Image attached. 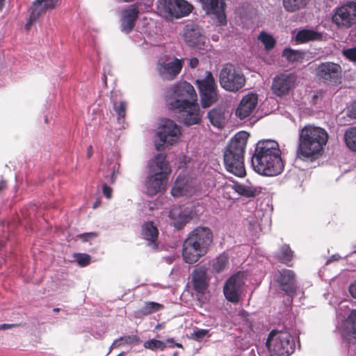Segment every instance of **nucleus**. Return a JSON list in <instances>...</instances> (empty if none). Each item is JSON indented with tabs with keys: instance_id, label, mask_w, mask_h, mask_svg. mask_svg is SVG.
I'll return each mask as SVG.
<instances>
[{
	"instance_id": "c03bdc74",
	"label": "nucleus",
	"mask_w": 356,
	"mask_h": 356,
	"mask_svg": "<svg viewBox=\"0 0 356 356\" xmlns=\"http://www.w3.org/2000/svg\"><path fill=\"white\" fill-rule=\"evenodd\" d=\"M343 54L350 60L356 61V47L344 49L343 51Z\"/></svg>"
},
{
	"instance_id": "ddd939ff",
	"label": "nucleus",
	"mask_w": 356,
	"mask_h": 356,
	"mask_svg": "<svg viewBox=\"0 0 356 356\" xmlns=\"http://www.w3.org/2000/svg\"><path fill=\"white\" fill-rule=\"evenodd\" d=\"M245 273L238 272L232 275L225 283L223 293L225 298L232 302L239 301L245 284Z\"/></svg>"
},
{
	"instance_id": "cd10ccee",
	"label": "nucleus",
	"mask_w": 356,
	"mask_h": 356,
	"mask_svg": "<svg viewBox=\"0 0 356 356\" xmlns=\"http://www.w3.org/2000/svg\"><path fill=\"white\" fill-rule=\"evenodd\" d=\"M169 217L177 229H181L191 219L190 214L186 211H182L180 208H175L170 210Z\"/></svg>"
},
{
	"instance_id": "6e6552de",
	"label": "nucleus",
	"mask_w": 356,
	"mask_h": 356,
	"mask_svg": "<svg viewBox=\"0 0 356 356\" xmlns=\"http://www.w3.org/2000/svg\"><path fill=\"white\" fill-rule=\"evenodd\" d=\"M219 82L220 86L225 90L236 92L245 86V78L241 70L230 63H227L222 66L220 72Z\"/></svg>"
},
{
	"instance_id": "dca6fc26",
	"label": "nucleus",
	"mask_w": 356,
	"mask_h": 356,
	"mask_svg": "<svg viewBox=\"0 0 356 356\" xmlns=\"http://www.w3.org/2000/svg\"><path fill=\"white\" fill-rule=\"evenodd\" d=\"M341 73V66L332 62L321 63L316 68V74L318 79L331 84L340 83Z\"/></svg>"
},
{
	"instance_id": "de8ad7c7",
	"label": "nucleus",
	"mask_w": 356,
	"mask_h": 356,
	"mask_svg": "<svg viewBox=\"0 0 356 356\" xmlns=\"http://www.w3.org/2000/svg\"><path fill=\"white\" fill-rule=\"evenodd\" d=\"M349 293L353 298L356 299V282L349 286Z\"/></svg>"
},
{
	"instance_id": "20e7f679",
	"label": "nucleus",
	"mask_w": 356,
	"mask_h": 356,
	"mask_svg": "<svg viewBox=\"0 0 356 356\" xmlns=\"http://www.w3.org/2000/svg\"><path fill=\"white\" fill-rule=\"evenodd\" d=\"M213 241L211 229L207 227L194 229L184 241L182 249L184 260L188 264L197 262L204 255Z\"/></svg>"
},
{
	"instance_id": "3c124183",
	"label": "nucleus",
	"mask_w": 356,
	"mask_h": 356,
	"mask_svg": "<svg viewBox=\"0 0 356 356\" xmlns=\"http://www.w3.org/2000/svg\"><path fill=\"white\" fill-rule=\"evenodd\" d=\"M199 64V60L197 58H192L189 60V66L192 68H195Z\"/></svg>"
},
{
	"instance_id": "5fc2aeb1",
	"label": "nucleus",
	"mask_w": 356,
	"mask_h": 356,
	"mask_svg": "<svg viewBox=\"0 0 356 356\" xmlns=\"http://www.w3.org/2000/svg\"><path fill=\"white\" fill-rule=\"evenodd\" d=\"M239 316H241L242 318H244V321H248V319H246V317L248 316V314L245 312V311H241L239 312L238 314ZM246 324L248 325V326H250V324L247 322Z\"/></svg>"
},
{
	"instance_id": "393cba45",
	"label": "nucleus",
	"mask_w": 356,
	"mask_h": 356,
	"mask_svg": "<svg viewBox=\"0 0 356 356\" xmlns=\"http://www.w3.org/2000/svg\"><path fill=\"white\" fill-rule=\"evenodd\" d=\"M143 238L147 241V245L153 249L158 247L159 230L153 222L147 221L143 223L141 229Z\"/></svg>"
},
{
	"instance_id": "1a4fd4ad",
	"label": "nucleus",
	"mask_w": 356,
	"mask_h": 356,
	"mask_svg": "<svg viewBox=\"0 0 356 356\" xmlns=\"http://www.w3.org/2000/svg\"><path fill=\"white\" fill-rule=\"evenodd\" d=\"M181 135V129L173 120L164 119L156 133L154 145L158 151L164 145H172L177 143Z\"/></svg>"
},
{
	"instance_id": "58836bf2",
	"label": "nucleus",
	"mask_w": 356,
	"mask_h": 356,
	"mask_svg": "<svg viewBox=\"0 0 356 356\" xmlns=\"http://www.w3.org/2000/svg\"><path fill=\"white\" fill-rule=\"evenodd\" d=\"M163 306L157 302H147L145 305L138 311L142 315H149L153 312L159 311Z\"/></svg>"
},
{
	"instance_id": "f704fd0d",
	"label": "nucleus",
	"mask_w": 356,
	"mask_h": 356,
	"mask_svg": "<svg viewBox=\"0 0 356 356\" xmlns=\"http://www.w3.org/2000/svg\"><path fill=\"white\" fill-rule=\"evenodd\" d=\"M229 264V257L227 254L223 253L216 257L213 262V270L216 273L224 270Z\"/></svg>"
},
{
	"instance_id": "680f3d73",
	"label": "nucleus",
	"mask_w": 356,
	"mask_h": 356,
	"mask_svg": "<svg viewBox=\"0 0 356 356\" xmlns=\"http://www.w3.org/2000/svg\"><path fill=\"white\" fill-rule=\"evenodd\" d=\"M4 184V182H2V183L1 184V185H0V189L3 187V186H2V184Z\"/></svg>"
},
{
	"instance_id": "39448f33",
	"label": "nucleus",
	"mask_w": 356,
	"mask_h": 356,
	"mask_svg": "<svg viewBox=\"0 0 356 356\" xmlns=\"http://www.w3.org/2000/svg\"><path fill=\"white\" fill-rule=\"evenodd\" d=\"M249 134L245 131L237 133L231 140L224 152L226 170L238 177L246 175L244 165V153Z\"/></svg>"
},
{
	"instance_id": "09e8293b",
	"label": "nucleus",
	"mask_w": 356,
	"mask_h": 356,
	"mask_svg": "<svg viewBox=\"0 0 356 356\" xmlns=\"http://www.w3.org/2000/svg\"><path fill=\"white\" fill-rule=\"evenodd\" d=\"M165 343H169V346L172 348V347H178V348H182V345L179 343H175L174 341V339L172 338H170V339H168L166 340V342H165Z\"/></svg>"
},
{
	"instance_id": "4c0bfd02",
	"label": "nucleus",
	"mask_w": 356,
	"mask_h": 356,
	"mask_svg": "<svg viewBox=\"0 0 356 356\" xmlns=\"http://www.w3.org/2000/svg\"><path fill=\"white\" fill-rule=\"evenodd\" d=\"M293 259V252L290 248V247L287 245H284L281 248L280 254L279 255V260L288 265L290 266L289 263Z\"/></svg>"
},
{
	"instance_id": "b1692460",
	"label": "nucleus",
	"mask_w": 356,
	"mask_h": 356,
	"mask_svg": "<svg viewBox=\"0 0 356 356\" xmlns=\"http://www.w3.org/2000/svg\"><path fill=\"white\" fill-rule=\"evenodd\" d=\"M208 282L207 268L205 266L198 267L193 270V284L197 293H204L208 286Z\"/></svg>"
},
{
	"instance_id": "79ce46f5",
	"label": "nucleus",
	"mask_w": 356,
	"mask_h": 356,
	"mask_svg": "<svg viewBox=\"0 0 356 356\" xmlns=\"http://www.w3.org/2000/svg\"><path fill=\"white\" fill-rule=\"evenodd\" d=\"M209 332L208 330L205 329H197L194 330L192 333L190 334V339L200 341H202L206 336H207Z\"/></svg>"
},
{
	"instance_id": "0eeeda50",
	"label": "nucleus",
	"mask_w": 356,
	"mask_h": 356,
	"mask_svg": "<svg viewBox=\"0 0 356 356\" xmlns=\"http://www.w3.org/2000/svg\"><path fill=\"white\" fill-rule=\"evenodd\" d=\"M296 337L286 331L272 330L266 340L268 350L276 356H289L296 349Z\"/></svg>"
},
{
	"instance_id": "2f4dec72",
	"label": "nucleus",
	"mask_w": 356,
	"mask_h": 356,
	"mask_svg": "<svg viewBox=\"0 0 356 356\" xmlns=\"http://www.w3.org/2000/svg\"><path fill=\"white\" fill-rule=\"evenodd\" d=\"M282 56L291 63H302L304 60L305 52L286 48L283 50Z\"/></svg>"
},
{
	"instance_id": "5701e85b",
	"label": "nucleus",
	"mask_w": 356,
	"mask_h": 356,
	"mask_svg": "<svg viewBox=\"0 0 356 356\" xmlns=\"http://www.w3.org/2000/svg\"><path fill=\"white\" fill-rule=\"evenodd\" d=\"M138 13V8L134 5H131L127 9L122 11L121 24L122 32L129 33L132 31Z\"/></svg>"
},
{
	"instance_id": "37998d69",
	"label": "nucleus",
	"mask_w": 356,
	"mask_h": 356,
	"mask_svg": "<svg viewBox=\"0 0 356 356\" xmlns=\"http://www.w3.org/2000/svg\"><path fill=\"white\" fill-rule=\"evenodd\" d=\"M76 261L80 266H86L90 263L91 257L87 254H77L75 256Z\"/></svg>"
},
{
	"instance_id": "6e6d98bb",
	"label": "nucleus",
	"mask_w": 356,
	"mask_h": 356,
	"mask_svg": "<svg viewBox=\"0 0 356 356\" xmlns=\"http://www.w3.org/2000/svg\"><path fill=\"white\" fill-rule=\"evenodd\" d=\"M92 153H93V148H92V145H90L87 149V157L90 158L92 155Z\"/></svg>"
},
{
	"instance_id": "13d9d810",
	"label": "nucleus",
	"mask_w": 356,
	"mask_h": 356,
	"mask_svg": "<svg viewBox=\"0 0 356 356\" xmlns=\"http://www.w3.org/2000/svg\"><path fill=\"white\" fill-rule=\"evenodd\" d=\"M163 327L162 324H157L155 327L156 330L161 329Z\"/></svg>"
},
{
	"instance_id": "e433bc0d",
	"label": "nucleus",
	"mask_w": 356,
	"mask_h": 356,
	"mask_svg": "<svg viewBox=\"0 0 356 356\" xmlns=\"http://www.w3.org/2000/svg\"><path fill=\"white\" fill-rule=\"evenodd\" d=\"M307 3V0H283L284 8L289 12H295L304 8Z\"/></svg>"
},
{
	"instance_id": "052dcab7",
	"label": "nucleus",
	"mask_w": 356,
	"mask_h": 356,
	"mask_svg": "<svg viewBox=\"0 0 356 356\" xmlns=\"http://www.w3.org/2000/svg\"><path fill=\"white\" fill-rule=\"evenodd\" d=\"M59 311V308H54V312H58Z\"/></svg>"
},
{
	"instance_id": "ea45409f",
	"label": "nucleus",
	"mask_w": 356,
	"mask_h": 356,
	"mask_svg": "<svg viewBox=\"0 0 356 356\" xmlns=\"http://www.w3.org/2000/svg\"><path fill=\"white\" fill-rule=\"evenodd\" d=\"M143 346L146 349L151 350H163L166 348V343L164 341L157 339H150L144 342Z\"/></svg>"
},
{
	"instance_id": "bf43d9fd",
	"label": "nucleus",
	"mask_w": 356,
	"mask_h": 356,
	"mask_svg": "<svg viewBox=\"0 0 356 356\" xmlns=\"http://www.w3.org/2000/svg\"><path fill=\"white\" fill-rule=\"evenodd\" d=\"M3 0H0V10L2 8Z\"/></svg>"
},
{
	"instance_id": "bb28decb",
	"label": "nucleus",
	"mask_w": 356,
	"mask_h": 356,
	"mask_svg": "<svg viewBox=\"0 0 356 356\" xmlns=\"http://www.w3.org/2000/svg\"><path fill=\"white\" fill-rule=\"evenodd\" d=\"M232 188L238 195L246 197H255L261 192L260 188L254 186L250 182L244 184L234 182L232 185Z\"/></svg>"
},
{
	"instance_id": "7ed1b4c3",
	"label": "nucleus",
	"mask_w": 356,
	"mask_h": 356,
	"mask_svg": "<svg viewBox=\"0 0 356 356\" xmlns=\"http://www.w3.org/2000/svg\"><path fill=\"white\" fill-rule=\"evenodd\" d=\"M327 139L328 134L324 129L305 125L299 130L297 157L301 160L316 159L321 154Z\"/></svg>"
},
{
	"instance_id": "c756f323",
	"label": "nucleus",
	"mask_w": 356,
	"mask_h": 356,
	"mask_svg": "<svg viewBox=\"0 0 356 356\" xmlns=\"http://www.w3.org/2000/svg\"><path fill=\"white\" fill-rule=\"evenodd\" d=\"M111 102L113 103V107L114 111L118 115V120L119 123L124 122V119L126 114V109L127 104L124 101H120L118 104V98L116 92H113L111 97Z\"/></svg>"
},
{
	"instance_id": "a18cd8bd",
	"label": "nucleus",
	"mask_w": 356,
	"mask_h": 356,
	"mask_svg": "<svg viewBox=\"0 0 356 356\" xmlns=\"http://www.w3.org/2000/svg\"><path fill=\"white\" fill-rule=\"evenodd\" d=\"M102 191L104 195L107 199H111L112 197L113 190L111 187L108 186L106 184L102 185Z\"/></svg>"
},
{
	"instance_id": "8fccbe9b",
	"label": "nucleus",
	"mask_w": 356,
	"mask_h": 356,
	"mask_svg": "<svg viewBox=\"0 0 356 356\" xmlns=\"http://www.w3.org/2000/svg\"><path fill=\"white\" fill-rule=\"evenodd\" d=\"M18 326V324H1L0 325V330H5Z\"/></svg>"
},
{
	"instance_id": "4d7b16f0",
	"label": "nucleus",
	"mask_w": 356,
	"mask_h": 356,
	"mask_svg": "<svg viewBox=\"0 0 356 356\" xmlns=\"http://www.w3.org/2000/svg\"><path fill=\"white\" fill-rule=\"evenodd\" d=\"M100 204V202L99 200L96 201L93 204V208H97Z\"/></svg>"
},
{
	"instance_id": "f03ea898",
	"label": "nucleus",
	"mask_w": 356,
	"mask_h": 356,
	"mask_svg": "<svg viewBox=\"0 0 356 356\" xmlns=\"http://www.w3.org/2000/svg\"><path fill=\"white\" fill-rule=\"evenodd\" d=\"M254 170L264 176H276L284 169L281 150L277 142L273 140H259L251 159Z\"/></svg>"
},
{
	"instance_id": "49530a36",
	"label": "nucleus",
	"mask_w": 356,
	"mask_h": 356,
	"mask_svg": "<svg viewBox=\"0 0 356 356\" xmlns=\"http://www.w3.org/2000/svg\"><path fill=\"white\" fill-rule=\"evenodd\" d=\"M97 236V234L95 232H88V233H84L83 234L79 235V237L83 241H88L89 240L96 237Z\"/></svg>"
},
{
	"instance_id": "aec40b11",
	"label": "nucleus",
	"mask_w": 356,
	"mask_h": 356,
	"mask_svg": "<svg viewBox=\"0 0 356 356\" xmlns=\"http://www.w3.org/2000/svg\"><path fill=\"white\" fill-rule=\"evenodd\" d=\"M258 104V96L254 93L245 95L241 100L235 114L241 120L250 116L255 111Z\"/></svg>"
},
{
	"instance_id": "72a5a7b5",
	"label": "nucleus",
	"mask_w": 356,
	"mask_h": 356,
	"mask_svg": "<svg viewBox=\"0 0 356 356\" xmlns=\"http://www.w3.org/2000/svg\"><path fill=\"white\" fill-rule=\"evenodd\" d=\"M344 140L347 147L356 152V127H350L346 131Z\"/></svg>"
},
{
	"instance_id": "9d476101",
	"label": "nucleus",
	"mask_w": 356,
	"mask_h": 356,
	"mask_svg": "<svg viewBox=\"0 0 356 356\" xmlns=\"http://www.w3.org/2000/svg\"><path fill=\"white\" fill-rule=\"evenodd\" d=\"M201 105L206 108L218 101V86L211 72L207 71L203 78L196 80Z\"/></svg>"
},
{
	"instance_id": "f8f14e48",
	"label": "nucleus",
	"mask_w": 356,
	"mask_h": 356,
	"mask_svg": "<svg viewBox=\"0 0 356 356\" xmlns=\"http://www.w3.org/2000/svg\"><path fill=\"white\" fill-rule=\"evenodd\" d=\"M332 19L339 28L353 26L356 24V2H350L335 8Z\"/></svg>"
},
{
	"instance_id": "2eb2a0df",
	"label": "nucleus",
	"mask_w": 356,
	"mask_h": 356,
	"mask_svg": "<svg viewBox=\"0 0 356 356\" xmlns=\"http://www.w3.org/2000/svg\"><path fill=\"white\" fill-rule=\"evenodd\" d=\"M297 80V76L294 73L279 74L273 79L271 90L277 97L285 96L296 87Z\"/></svg>"
},
{
	"instance_id": "603ef678",
	"label": "nucleus",
	"mask_w": 356,
	"mask_h": 356,
	"mask_svg": "<svg viewBox=\"0 0 356 356\" xmlns=\"http://www.w3.org/2000/svg\"><path fill=\"white\" fill-rule=\"evenodd\" d=\"M341 258V257L339 255V254H333L331 257H330L327 261H326V264H328L330 263H331L332 261H338L339 259Z\"/></svg>"
},
{
	"instance_id": "a19ab883",
	"label": "nucleus",
	"mask_w": 356,
	"mask_h": 356,
	"mask_svg": "<svg viewBox=\"0 0 356 356\" xmlns=\"http://www.w3.org/2000/svg\"><path fill=\"white\" fill-rule=\"evenodd\" d=\"M258 38L264 44L266 49H271L274 47L275 41L270 35L261 32Z\"/></svg>"
},
{
	"instance_id": "423d86ee",
	"label": "nucleus",
	"mask_w": 356,
	"mask_h": 356,
	"mask_svg": "<svg viewBox=\"0 0 356 356\" xmlns=\"http://www.w3.org/2000/svg\"><path fill=\"white\" fill-rule=\"evenodd\" d=\"M163 154H158L149 163V175L145 181V193L152 196L165 189L171 172Z\"/></svg>"
},
{
	"instance_id": "412c9836",
	"label": "nucleus",
	"mask_w": 356,
	"mask_h": 356,
	"mask_svg": "<svg viewBox=\"0 0 356 356\" xmlns=\"http://www.w3.org/2000/svg\"><path fill=\"white\" fill-rule=\"evenodd\" d=\"M207 14L213 15L220 25L227 23L224 0H199Z\"/></svg>"
},
{
	"instance_id": "4be33fe9",
	"label": "nucleus",
	"mask_w": 356,
	"mask_h": 356,
	"mask_svg": "<svg viewBox=\"0 0 356 356\" xmlns=\"http://www.w3.org/2000/svg\"><path fill=\"white\" fill-rule=\"evenodd\" d=\"M277 282L280 287L285 293L292 298L296 293V279L295 273L291 270L283 269L279 272V276L277 278ZM289 302H291L292 300L289 299Z\"/></svg>"
},
{
	"instance_id": "a878e982",
	"label": "nucleus",
	"mask_w": 356,
	"mask_h": 356,
	"mask_svg": "<svg viewBox=\"0 0 356 356\" xmlns=\"http://www.w3.org/2000/svg\"><path fill=\"white\" fill-rule=\"evenodd\" d=\"M342 336L349 343H356V309L353 310L348 316Z\"/></svg>"
},
{
	"instance_id": "f257e3e1",
	"label": "nucleus",
	"mask_w": 356,
	"mask_h": 356,
	"mask_svg": "<svg viewBox=\"0 0 356 356\" xmlns=\"http://www.w3.org/2000/svg\"><path fill=\"white\" fill-rule=\"evenodd\" d=\"M169 110L179 114V119L186 125L198 124L201 120L197 95L193 86L186 81L179 82L168 88L165 93Z\"/></svg>"
},
{
	"instance_id": "a211bd4d",
	"label": "nucleus",
	"mask_w": 356,
	"mask_h": 356,
	"mask_svg": "<svg viewBox=\"0 0 356 356\" xmlns=\"http://www.w3.org/2000/svg\"><path fill=\"white\" fill-rule=\"evenodd\" d=\"M197 186L195 181L188 180L181 175L178 176L171 189V194L175 197L182 196L191 197L197 191Z\"/></svg>"
},
{
	"instance_id": "6ab92c4d",
	"label": "nucleus",
	"mask_w": 356,
	"mask_h": 356,
	"mask_svg": "<svg viewBox=\"0 0 356 356\" xmlns=\"http://www.w3.org/2000/svg\"><path fill=\"white\" fill-rule=\"evenodd\" d=\"M156 67L159 75L163 79L172 80L179 74L182 68V60L177 58L172 61L160 59Z\"/></svg>"
},
{
	"instance_id": "f3484780",
	"label": "nucleus",
	"mask_w": 356,
	"mask_h": 356,
	"mask_svg": "<svg viewBox=\"0 0 356 356\" xmlns=\"http://www.w3.org/2000/svg\"><path fill=\"white\" fill-rule=\"evenodd\" d=\"M60 0H35L30 8V17L25 24V29L29 30L31 24L48 10H51L60 4Z\"/></svg>"
},
{
	"instance_id": "9b49d317",
	"label": "nucleus",
	"mask_w": 356,
	"mask_h": 356,
	"mask_svg": "<svg viewBox=\"0 0 356 356\" xmlns=\"http://www.w3.org/2000/svg\"><path fill=\"white\" fill-rule=\"evenodd\" d=\"M157 8L162 15L181 18L192 12L193 6L185 0H159Z\"/></svg>"
},
{
	"instance_id": "c85d7f7f",
	"label": "nucleus",
	"mask_w": 356,
	"mask_h": 356,
	"mask_svg": "<svg viewBox=\"0 0 356 356\" xmlns=\"http://www.w3.org/2000/svg\"><path fill=\"white\" fill-rule=\"evenodd\" d=\"M208 118L210 122L218 128L222 127L226 121L225 111L221 107H216L208 113Z\"/></svg>"
},
{
	"instance_id": "c9c22d12",
	"label": "nucleus",
	"mask_w": 356,
	"mask_h": 356,
	"mask_svg": "<svg viewBox=\"0 0 356 356\" xmlns=\"http://www.w3.org/2000/svg\"><path fill=\"white\" fill-rule=\"evenodd\" d=\"M140 341V338L137 335H126L120 337L114 341L111 348L120 347L125 344H136Z\"/></svg>"
},
{
	"instance_id": "4468645a",
	"label": "nucleus",
	"mask_w": 356,
	"mask_h": 356,
	"mask_svg": "<svg viewBox=\"0 0 356 356\" xmlns=\"http://www.w3.org/2000/svg\"><path fill=\"white\" fill-rule=\"evenodd\" d=\"M183 39L187 45L198 50L203 49L208 42L203 30L193 23L187 24L184 27Z\"/></svg>"
},
{
	"instance_id": "864d4df0",
	"label": "nucleus",
	"mask_w": 356,
	"mask_h": 356,
	"mask_svg": "<svg viewBox=\"0 0 356 356\" xmlns=\"http://www.w3.org/2000/svg\"><path fill=\"white\" fill-rule=\"evenodd\" d=\"M350 113H351V115L353 118H356V101L352 105Z\"/></svg>"
},
{
	"instance_id": "7c9ffc66",
	"label": "nucleus",
	"mask_w": 356,
	"mask_h": 356,
	"mask_svg": "<svg viewBox=\"0 0 356 356\" xmlns=\"http://www.w3.org/2000/svg\"><path fill=\"white\" fill-rule=\"evenodd\" d=\"M321 37V34L315 31L302 29L297 33L296 39L298 42L303 43L310 40H320Z\"/></svg>"
},
{
	"instance_id": "473e14b6",
	"label": "nucleus",
	"mask_w": 356,
	"mask_h": 356,
	"mask_svg": "<svg viewBox=\"0 0 356 356\" xmlns=\"http://www.w3.org/2000/svg\"><path fill=\"white\" fill-rule=\"evenodd\" d=\"M120 168L119 163L115 161H108L106 163V170L104 172L105 178H110V182L113 184L115 181L116 175L118 173Z\"/></svg>"
}]
</instances>
